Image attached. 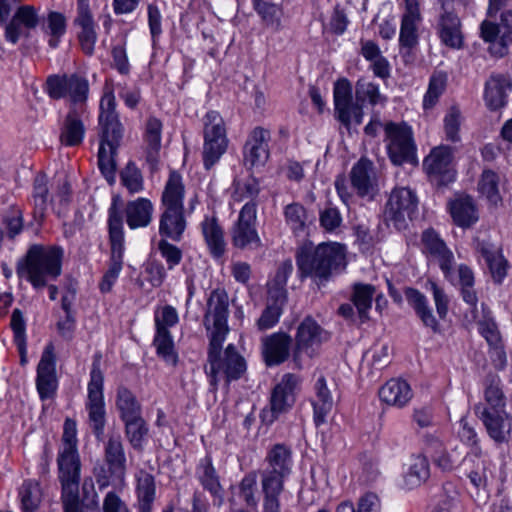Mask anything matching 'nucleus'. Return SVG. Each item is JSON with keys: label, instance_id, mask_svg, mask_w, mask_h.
Segmentation results:
<instances>
[{"label": "nucleus", "instance_id": "nucleus-56", "mask_svg": "<svg viewBox=\"0 0 512 512\" xmlns=\"http://www.w3.org/2000/svg\"><path fill=\"white\" fill-rule=\"evenodd\" d=\"M498 184V175L492 170H484L478 183V190L490 203L497 204L501 200Z\"/></svg>", "mask_w": 512, "mask_h": 512}, {"label": "nucleus", "instance_id": "nucleus-14", "mask_svg": "<svg viewBox=\"0 0 512 512\" xmlns=\"http://www.w3.org/2000/svg\"><path fill=\"white\" fill-rule=\"evenodd\" d=\"M229 297L225 290H213L207 300L204 325L209 332V341L226 338L228 328Z\"/></svg>", "mask_w": 512, "mask_h": 512}, {"label": "nucleus", "instance_id": "nucleus-22", "mask_svg": "<svg viewBox=\"0 0 512 512\" xmlns=\"http://www.w3.org/2000/svg\"><path fill=\"white\" fill-rule=\"evenodd\" d=\"M74 25L78 28L77 38L82 51L86 55H93L98 36L96 24L89 8V0H78Z\"/></svg>", "mask_w": 512, "mask_h": 512}, {"label": "nucleus", "instance_id": "nucleus-2", "mask_svg": "<svg viewBox=\"0 0 512 512\" xmlns=\"http://www.w3.org/2000/svg\"><path fill=\"white\" fill-rule=\"evenodd\" d=\"M64 250L56 245L32 244L16 263L18 278L36 289H44L62 273Z\"/></svg>", "mask_w": 512, "mask_h": 512}, {"label": "nucleus", "instance_id": "nucleus-54", "mask_svg": "<svg viewBox=\"0 0 512 512\" xmlns=\"http://www.w3.org/2000/svg\"><path fill=\"white\" fill-rule=\"evenodd\" d=\"M253 8L266 26L274 29L275 31H279L281 29L282 10L277 4L266 0H258L253 3Z\"/></svg>", "mask_w": 512, "mask_h": 512}, {"label": "nucleus", "instance_id": "nucleus-53", "mask_svg": "<svg viewBox=\"0 0 512 512\" xmlns=\"http://www.w3.org/2000/svg\"><path fill=\"white\" fill-rule=\"evenodd\" d=\"M485 403H478L475 406H482L485 410H505V397L500 387V379L492 377L484 391Z\"/></svg>", "mask_w": 512, "mask_h": 512}, {"label": "nucleus", "instance_id": "nucleus-50", "mask_svg": "<svg viewBox=\"0 0 512 512\" xmlns=\"http://www.w3.org/2000/svg\"><path fill=\"white\" fill-rule=\"evenodd\" d=\"M430 476V467L428 459L424 455H418L412 458L409 469L405 475V483L413 488L424 483Z\"/></svg>", "mask_w": 512, "mask_h": 512}, {"label": "nucleus", "instance_id": "nucleus-29", "mask_svg": "<svg viewBox=\"0 0 512 512\" xmlns=\"http://www.w3.org/2000/svg\"><path fill=\"white\" fill-rule=\"evenodd\" d=\"M378 394L382 402L397 408L405 407L413 397V392L409 383L400 378H392L388 380L379 389Z\"/></svg>", "mask_w": 512, "mask_h": 512}, {"label": "nucleus", "instance_id": "nucleus-18", "mask_svg": "<svg viewBox=\"0 0 512 512\" xmlns=\"http://www.w3.org/2000/svg\"><path fill=\"white\" fill-rule=\"evenodd\" d=\"M57 387L54 346L49 343L45 347L37 366L36 388L40 399L47 400L54 397Z\"/></svg>", "mask_w": 512, "mask_h": 512}, {"label": "nucleus", "instance_id": "nucleus-40", "mask_svg": "<svg viewBox=\"0 0 512 512\" xmlns=\"http://www.w3.org/2000/svg\"><path fill=\"white\" fill-rule=\"evenodd\" d=\"M136 496L139 512H152V506L156 497V485L154 477L140 470L136 474Z\"/></svg>", "mask_w": 512, "mask_h": 512}, {"label": "nucleus", "instance_id": "nucleus-13", "mask_svg": "<svg viewBox=\"0 0 512 512\" xmlns=\"http://www.w3.org/2000/svg\"><path fill=\"white\" fill-rule=\"evenodd\" d=\"M59 479L62 485V504L73 505L79 502L80 459L78 450L59 451Z\"/></svg>", "mask_w": 512, "mask_h": 512}, {"label": "nucleus", "instance_id": "nucleus-32", "mask_svg": "<svg viewBox=\"0 0 512 512\" xmlns=\"http://www.w3.org/2000/svg\"><path fill=\"white\" fill-rule=\"evenodd\" d=\"M454 223L461 228H469L479 220L477 206L470 196H459L449 203Z\"/></svg>", "mask_w": 512, "mask_h": 512}, {"label": "nucleus", "instance_id": "nucleus-19", "mask_svg": "<svg viewBox=\"0 0 512 512\" xmlns=\"http://www.w3.org/2000/svg\"><path fill=\"white\" fill-rule=\"evenodd\" d=\"M421 242L423 251L438 262L444 277L453 281L454 255L440 235L432 228L426 229L422 233Z\"/></svg>", "mask_w": 512, "mask_h": 512}, {"label": "nucleus", "instance_id": "nucleus-16", "mask_svg": "<svg viewBox=\"0 0 512 512\" xmlns=\"http://www.w3.org/2000/svg\"><path fill=\"white\" fill-rule=\"evenodd\" d=\"M423 166L430 180L439 186L455 180L453 150L449 146H438L424 159Z\"/></svg>", "mask_w": 512, "mask_h": 512}, {"label": "nucleus", "instance_id": "nucleus-43", "mask_svg": "<svg viewBox=\"0 0 512 512\" xmlns=\"http://www.w3.org/2000/svg\"><path fill=\"white\" fill-rule=\"evenodd\" d=\"M184 192L181 175L171 172L161 197L163 208L184 209Z\"/></svg>", "mask_w": 512, "mask_h": 512}, {"label": "nucleus", "instance_id": "nucleus-26", "mask_svg": "<svg viewBox=\"0 0 512 512\" xmlns=\"http://www.w3.org/2000/svg\"><path fill=\"white\" fill-rule=\"evenodd\" d=\"M84 113V108L70 107L60 131V142L63 145L73 147L82 143L86 131Z\"/></svg>", "mask_w": 512, "mask_h": 512}, {"label": "nucleus", "instance_id": "nucleus-5", "mask_svg": "<svg viewBox=\"0 0 512 512\" xmlns=\"http://www.w3.org/2000/svg\"><path fill=\"white\" fill-rule=\"evenodd\" d=\"M108 228L111 255L108 269L99 283V289L102 293H109L112 290L123 268L125 251L123 218L116 200H113L108 209Z\"/></svg>", "mask_w": 512, "mask_h": 512}, {"label": "nucleus", "instance_id": "nucleus-8", "mask_svg": "<svg viewBox=\"0 0 512 512\" xmlns=\"http://www.w3.org/2000/svg\"><path fill=\"white\" fill-rule=\"evenodd\" d=\"M329 338L326 332L312 317H306L298 326L295 335V347L292 351V359L297 368L312 359L319 347Z\"/></svg>", "mask_w": 512, "mask_h": 512}, {"label": "nucleus", "instance_id": "nucleus-44", "mask_svg": "<svg viewBox=\"0 0 512 512\" xmlns=\"http://www.w3.org/2000/svg\"><path fill=\"white\" fill-rule=\"evenodd\" d=\"M43 33L48 37V45L56 49L67 30V20L64 14L50 11L42 25Z\"/></svg>", "mask_w": 512, "mask_h": 512}, {"label": "nucleus", "instance_id": "nucleus-35", "mask_svg": "<svg viewBox=\"0 0 512 512\" xmlns=\"http://www.w3.org/2000/svg\"><path fill=\"white\" fill-rule=\"evenodd\" d=\"M186 226L184 209H164L159 221V234L166 239L179 242Z\"/></svg>", "mask_w": 512, "mask_h": 512}, {"label": "nucleus", "instance_id": "nucleus-30", "mask_svg": "<svg viewBox=\"0 0 512 512\" xmlns=\"http://www.w3.org/2000/svg\"><path fill=\"white\" fill-rule=\"evenodd\" d=\"M314 396L311 399L313 406V419L316 426L326 422L332 411L334 401L324 376H319L314 385Z\"/></svg>", "mask_w": 512, "mask_h": 512}, {"label": "nucleus", "instance_id": "nucleus-41", "mask_svg": "<svg viewBox=\"0 0 512 512\" xmlns=\"http://www.w3.org/2000/svg\"><path fill=\"white\" fill-rule=\"evenodd\" d=\"M100 137L98 166L107 181L112 183L115 176L114 154L120 138H113L112 135L107 138L105 135H100Z\"/></svg>", "mask_w": 512, "mask_h": 512}, {"label": "nucleus", "instance_id": "nucleus-15", "mask_svg": "<svg viewBox=\"0 0 512 512\" xmlns=\"http://www.w3.org/2000/svg\"><path fill=\"white\" fill-rule=\"evenodd\" d=\"M257 203L246 202L232 228V243L240 249L258 248L261 240L256 230Z\"/></svg>", "mask_w": 512, "mask_h": 512}, {"label": "nucleus", "instance_id": "nucleus-21", "mask_svg": "<svg viewBox=\"0 0 512 512\" xmlns=\"http://www.w3.org/2000/svg\"><path fill=\"white\" fill-rule=\"evenodd\" d=\"M350 180L360 197L374 199L378 189L375 167L371 160L361 157L350 171Z\"/></svg>", "mask_w": 512, "mask_h": 512}, {"label": "nucleus", "instance_id": "nucleus-10", "mask_svg": "<svg viewBox=\"0 0 512 512\" xmlns=\"http://www.w3.org/2000/svg\"><path fill=\"white\" fill-rule=\"evenodd\" d=\"M418 207V198L407 187L394 188L385 204L383 218L388 226L402 230L407 226V220L412 218Z\"/></svg>", "mask_w": 512, "mask_h": 512}, {"label": "nucleus", "instance_id": "nucleus-7", "mask_svg": "<svg viewBox=\"0 0 512 512\" xmlns=\"http://www.w3.org/2000/svg\"><path fill=\"white\" fill-rule=\"evenodd\" d=\"M301 382V377L293 373L282 376L280 382L271 391L269 406L261 412V419L265 424L274 423L293 407Z\"/></svg>", "mask_w": 512, "mask_h": 512}, {"label": "nucleus", "instance_id": "nucleus-49", "mask_svg": "<svg viewBox=\"0 0 512 512\" xmlns=\"http://www.w3.org/2000/svg\"><path fill=\"white\" fill-rule=\"evenodd\" d=\"M153 344L159 357L169 365H176L178 356L169 330L156 329Z\"/></svg>", "mask_w": 512, "mask_h": 512}, {"label": "nucleus", "instance_id": "nucleus-23", "mask_svg": "<svg viewBox=\"0 0 512 512\" xmlns=\"http://www.w3.org/2000/svg\"><path fill=\"white\" fill-rule=\"evenodd\" d=\"M270 131L262 127L254 128L244 145V163L249 167L263 166L269 158L268 143Z\"/></svg>", "mask_w": 512, "mask_h": 512}, {"label": "nucleus", "instance_id": "nucleus-45", "mask_svg": "<svg viewBox=\"0 0 512 512\" xmlns=\"http://www.w3.org/2000/svg\"><path fill=\"white\" fill-rule=\"evenodd\" d=\"M116 408L121 420L141 415V404L135 394L125 386H119L116 392Z\"/></svg>", "mask_w": 512, "mask_h": 512}, {"label": "nucleus", "instance_id": "nucleus-57", "mask_svg": "<svg viewBox=\"0 0 512 512\" xmlns=\"http://www.w3.org/2000/svg\"><path fill=\"white\" fill-rule=\"evenodd\" d=\"M123 422L125 424V433L130 444L133 448L140 449L142 447L144 437L148 432L142 416L140 415L136 418L126 419L123 420Z\"/></svg>", "mask_w": 512, "mask_h": 512}, {"label": "nucleus", "instance_id": "nucleus-55", "mask_svg": "<svg viewBox=\"0 0 512 512\" xmlns=\"http://www.w3.org/2000/svg\"><path fill=\"white\" fill-rule=\"evenodd\" d=\"M32 200L34 204L35 216L42 218L50 202L47 179L43 175H38L34 179Z\"/></svg>", "mask_w": 512, "mask_h": 512}, {"label": "nucleus", "instance_id": "nucleus-63", "mask_svg": "<svg viewBox=\"0 0 512 512\" xmlns=\"http://www.w3.org/2000/svg\"><path fill=\"white\" fill-rule=\"evenodd\" d=\"M157 249L161 257L165 260L169 270H173L182 261V250L176 245L170 243L166 238L159 240Z\"/></svg>", "mask_w": 512, "mask_h": 512}, {"label": "nucleus", "instance_id": "nucleus-31", "mask_svg": "<svg viewBox=\"0 0 512 512\" xmlns=\"http://www.w3.org/2000/svg\"><path fill=\"white\" fill-rule=\"evenodd\" d=\"M511 91V81L507 75H492L486 82L484 99L491 110H497L506 104V99Z\"/></svg>", "mask_w": 512, "mask_h": 512}, {"label": "nucleus", "instance_id": "nucleus-48", "mask_svg": "<svg viewBox=\"0 0 512 512\" xmlns=\"http://www.w3.org/2000/svg\"><path fill=\"white\" fill-rule=\"evenodd\" d=\"M19 497L23 512H35L42 499L39 482L32 479L25 480L19 489Z\"/></svg>", "mask_w": 512, "mask_h": 512}, {"label": "nucleus", "instance_id": "nucleus-59", "mask_svg": "<svg viewBox=\"0 0 512 512\" xmlns=\"http://www.w3.org/2000/svg\"><path fill=\"white\" fill-rule=\"evenodd\" d=\"M284 302L285 295L282 293L274 303L267 305L257 321V327L260 331L271 329L278 323Z\"/></svg>", "mask_w": 512, "mask_h": 512}, {"label": "nucleus", "instance_id": "nucleus-34", "mask_svg": "<svg viewBox=\"0 0 512 512\" xmlns=\"http://www.w3.org/2000/svg\"><path fill=\"white\" fill-rule=\"evenodd\" d=\"M196 477L202 487L217 500L216 504L220 506L223 502V489L210 456L206 455L199 461Z\"/></svg>", "mask_w": 512, "mask_h": 512}, {"label": "nucleus", "instance_id": "nucleus-28", "mask_svg": "<svg viewBox=\"0 0 512 512\" xmlns=\"http://www.w3.org/2000/svg\"><path fill=\"white\" fill-rule=\"evenodd\" d=\"M104 456L109 472L122 482L126 474V455L119 434L109 435L104 446Z\"/></svg>", "mask_w": 512, "mask_h": 512}, {"label": "nucleus", "instance_id": "nucleus-25", "mask_svg": "<svg viewBox=\"0 0 512 512\" xmlns=\"http://www.w3.org/2000/svg\"><path fill=\"white\" fill-rule=\"evenodd\" d=\"M99 127L101 135H112L113 138H121V123L116 113V100L111 87L104 88L103 95L100 100Z\"/></svg>", "mask_w": 512, "mask_h": 512}, {"label": "nucleus", "instance_id": "nucleus-37", "mask_svg": "<svg viewBox=\"0 0 512 512\" xmlns=\"http://www.w3.org/2000/svg\"><path fill=\"white\" fill-rule=\"evenodd\" d=\"M154 206L144 197L129 201L125 207L126 223L130 229L147 227L152 221Z\"/></svg>", "mask_w": 512, "mask_h": 512}, {"label": "nucleus", "instance_id": "nucleus-24", "mask_svg": "<svg viewBox=\"0 0 512 512\" xmlns=\"http://www.w3.org/2000/svg\"><path fill=\"white\" fill-rule=\"evenodd\" d=\"M481 37L485 42H496L499 39V54L504 55L507 47L512 44V9L504 10L500 15V23L483 21Z\"/></svg>", "mask_w": 512, "mask_h": 512}, {"label": "nucleus", "instance_id": "nucleus-47", "mask_svg": "<svg viewBox=\"0 0 512 512\" xmlns=\"http://www.w3.org/2000/svg\"><path fill=\"white\" fill-rule=\"evenodd\" d=\"M374 294L375 287L371 284L354 285L352 301L362 322L369 319L368 313L372 307Z\"/></svg>", "mask_w": 512, "mask_h": 512}, {"label": "nucleus", "instance_id": "nucleus-61", "mask_svg": "<svg viewBox=\"0 0 512 512\" xmlns=\"http://www.w3.org/2000/svg\"><path fill=\"white\" fill-rule=\"evenodd\" d=\"M335 114L337 119L346 127H349L352 123L359 125L363 120L362 107L359 102L352 101L347 102L345 106H335Z\"/></svg>", "mask_w": 512, "mask_h": 512}, {"label": "nucleus", "instance_id": "nucleus-6", "mask_svg": "<svg viewBox=\"0 0 512 512\" xmlns=\"http://www.w3.org/2000/svg\"><path fill=\"white\" fill-rule=\"evenodd\" d=\"M104 376L98 362H93L90 380L87 386L85 408L88 413V423L98 440H102L106 425V409L104 401Z\"/></svg>", "mask_w": 512, "mask_h": 512}, {"label": "nucleus", "instance_id": "nucleus-51", "mask_svg": "<svg viewBox=\"0 0 512 512\" xmlns=\"http://www.w3.org/2000/svg\"><path fill=\"white\" fill-rule=\"evenodd\" d=\"M355 97L357 102L361 104L367 102L372 106L384 104L386 101L385 96L380 93L379 86L364 78L356 82Z\"/></svg>", "mask_w": 512, "mask_h": 512}, {"label": "nucleus", "instance_id": "nucleus-38", "mask_svg": "<svg viewBox=\"0 0 512 512\" xmlns=\"http://www.w3.org/2000/svg\"><path fill=\"white\" fill-rule=\"evenodd\" d=\"M408 304L415 310L423 325L430 328L433 333H440V325L429 306L427 297L414 288L405 290Z\"/></svg>", "mask_w": 512, "mask_h": 512}, {"label": "nucleus", "instance_id": "nucleus-62", "mask_svg": "<svg viewBox=\"0 0 512 512\" xmlns=\"http://www.w3.org/2000/svg\"><path fill=\"white\" fill-rule=\"evenodd\" d=\"M260 188L256 179L249 178L244 181H236L234 183V191L232 197L236 202H255L259 194Z\"/></svg>", "mask_w": 512, "mask_h": 512}, {"label": "nucleus", "instance_id": "nucleus-52", "mask_svg": "<svg viewBox=\"0 0 512 512\" xmlns=\"http://www.w3.org/2000/svg\"><path fill=\"white\" fill-rule=\"evenodd\" d=\"M284 217L286 224L296 236L305 233L308 215L304 206L299 203L287 205L284 209Z\"/></svg>", "mask_w": 512, "mask_h": 512}, {"label": "nucleus", "instance_id": "nucleus-60", "mask_svg": "<svg viewBox=\"0 0 512 512\" xmlns=\"http://www.w3.org/2000/svg\"><path fill=\"white\" fill-rule=\"evenodd\" d=\"M121 183L129 193H139L144 189L141 171L133 162H129L120 173Z\"/></svg>", "mask_w": 512, "mask_h": 512}, {"label": "nucleus", "instance_id": "nucleus-46", "mask_svg": "<svg viewBox=\"0 0 512 512\" xmlns=\"http://www.w3.org/2000/svg\"><path fill=\"white\" fill-rule=\"evenodd\" d=\"M162 123L155 117H150L145 125L144 141L147 146V160L156 162L161 148Z\"/></svg>", "mask_w": 512, "mask_h": 512}, {"label": "nucleus", "instance_id": "nucleus-3", "mask_svg": "<svg viewBox=\"0 0 512 512\" xmlns=\"http://www.w3.org/2000/svg\"><path fill=\"white\" fill-rule=\"evenodd\" d=\"M264 463L260 471L263 512H281L280 495L292 472V452L284 444H275L267 451Z\"/></svg>", "mask_w": 512, "mask_h": 512}, {"label": "nucleus", "instance_id": "nucleus-20", "mask_svg": "<svg viewBox=\"0 0 512 512\" xmlns=\"http://www.w3.org/2000/svg\"><path fill=\"white\" fill-rule=\"evenodd\" d=\"M477 417L482 421L488 435L497 443L510 439L512 432V417L505 410H485L482 406L474 408Z\"/></svg>", "mask_w": 512, "mask_h": 512}, {"label": "nucleus", "instance_id": "nucleus-4", "mask_svg": "<svg viewBox=\"0 0 512 512\" xmlns=\"http://www.w3.org/2000/svg\"><path fill=\"white\" fill-rule=\"evenodd\" d=\"M226 338L209 341L206 373L210 384L216 388L220 380L227 384L240 379L246 372L247 365L244 357L233 344L224 351L222 346Z\"/></svg>", "mask_w": 512, "mask_h": 512}, {"label": "nucleus", "instance_id": "nucleus-27", "mask_svg": "<svg viewBox=\"0 0 512 512\" xmlns=\"http://www.w3.org/2000/svg\"><path fill=\"white\" fill-rule=\"evenodd\" d=\"M292 338L285 332H276L263 340V356L268 366L285 362L290 356Z\"/></svg>", "mask_w": 512, "mask_h": 512}, {"label": "nucleus", "instance_id": "nucleus-39", "mask_svg": "<svg viewBox=\"0 0 512 512\" xmlns=\"http://www.w3.org/2000/svg\"><path fill=\"white\" fill-rule=\"evenodd\" d=\"M476 248L485 259L493 280L496 283H502L507 275L508 262L502 255L500 249L484 241H478Z\"/></svg>", "mask_w": 512, "mask_h": 512}, {"label": "nucleus", "instance_id": "nucleus-9", "mask_svg": "<svg viewBox=\"0 0 512 512\" xmlns=\"http://www.w3.org/2000/svg\"><path fill=\"white\" fill-rule=\"evenodd\" d=\"M228 139L221 115L209 111L204 116L203 165L211 169L226 152Z\"/></svg>", "mask_w": 512, "mask_h": 512}, {"label": "nucleus", "instance_id": "nucleus-36", "mask_svg": "<svg viewBox=\"0 0 512 512\" xmlns=\"http://www.w3.org/2000/svg\"><path fill=\"white\" fill-rule=\"evenodd\" d=\"M200 226L210 254L214 258H221L226 250V242L218 219L215 216H205Z\"/></svg>", "mask_w": 512, "mask_h": 512}, {"label": "nucleus", "instance_id": "nucleus-17", "mask_svg": "<svg viewBox=\"0 0 512 512\" xmlns=\"http://www.w3.org/2000/svg\"><path fill=\"white\" fill-rule=\"evenodd\" d=\"M400 9L399 45L401 48L411 50L419 43V31L423 22L420 2L419 0H403Z\"/></svg>", "mask_w": 512, "mask_h": 512}, {"label": "nucleus", "instance_id": "nucleus-1", "mask_svg": "<svg viewBox=\"0 0 512 512\" xmlns=\"http://www.w3.org/2000/svg\"><path fill=\"white\" fill-rule=\"evenodd\" d=\"M346 246L338 242L302 245L296 253L301 280L310 278L319 288L346 267Z\"/></svg>", "mask_w": 512, "mask_h": 512}, {"label": "nucleus", "instance_id": "nucleus-64", "mask_svg": "<svg viewBox=\"0 0 512 512\" xmlns=\"http://www.w3.org/2000/svg\"><path fill=\"white\" fill-rule=\"evenodd\" d=\"M444 132L446 139L451 142H459L461 113L457 107H451L444 117Z\"/></svg>", "mask_w": 512, "mask_h": 512}, {"label": "nucleus", "instance_id": "nucleus-11", "mask_svg": "<svg viewBox=\"0 0 512 512\" xmlns=\"http://www.w3.org/2000/svg\"><path fill=\"white\" fill-rule=\"evenodd\" d=\"M46 91L52 99L68 97L73 104L72 107L84 108L88 98L89 82L76 73L51 75L46 81Z\"/></svg>", "mask_w": 512, "mask_h": 512}, {"label": "nucleus", "instance_id": "nucleus-12", "mask_svg": "<svg viewBox=\"0 0 512 512\" xmlns=\"http://www.w3.org/2000/svg\"><path fill=\"white\" fill-rule=\"evenodd\" d=\"M388 156L394 165L410 161L415 154L413 132L405 123L388 122L384 125Z\"/></svg>", "mask_w": 512, "mask_h": 512}, {"label": "nucleus", "instance_id": "nucleus-42", "mask_svg": "<svg viewBox=\"0 0 512 512\" xmlns=\"http://www.w3.org/2000/svg\"><path fill=\"white\" fill-rule=\"evenodd\" d=\"M439 36L446 46L453 49L461 48L460 20L456 14H440Z\"/></svg>", "mask_w": 512, "mask_h": 512}, {"label": "nucleus", "instance_id": "nucleus-33", "mask_svg": "<svg viewBox=\"0 0 512 512\" xmlns=\"http://www.w3.org/2000/svg\"><path fill=\"white\" fill-rule=\"evenodd\" d=\"M450 282L460 286L461 297L471 307L472 317L476 319L478 296L474 289L475 277L472 269L465 264H460L456 273L453 270V281Z\"/></svg>", "mask_w": 512, "mask_h": 512}, {"label": "nucleus", "instance_id": "nucleus-58", "mask_svg": "<svg viewBox=\"0 0 512 512\" xmlns=\"http://www.w3.org/2000/svg\"><path fill=\"white\" fill-rule=\"evenodd\" d=\"M447 77L443 73L433 74L430 78L427 92L423 98V108L425 110L433 108L439 100V97L445 90Z\"/></svg>", "mask_w": 512, "mask_h": 512}]
</instances>
